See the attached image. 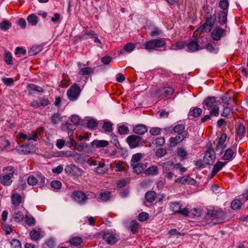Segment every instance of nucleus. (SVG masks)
I'll use <instances>...</instances> for the list:
<instances>
[{
	"instance_id": "63",
	"label": "nucleus",
	"mask_w": 248,
	"mask_h": 248,
	"mask_svg": "<svg viewBox=\"0 0 248 248\" xmlns=\"http://www.w3.org/2000/svg\"><path fill=\"white\" fill-rule=\"evenodd\" d=\"M205 48L207 51L211 53H217L218 51L217 47H214L211 43H207L205 46Z\"/></svg>"
},
{
	"instance_id": "20",
	"label": "nucleus",
	"mask_w": 248,
	"mask_h": 248,
	"mask_svg": "<svg viewBox=\"0 0 248 248\" xmlns=\"http://www.w3.org/2000/svg\"><path fill=\"white\" fill-rule=\"evenodd\" d=\"M74 160L78 163H83L87 161V156L82 154H78L76 152H73L72 157Z\"/></svg>"
},
{
	"instance_id": "62",
	"label": "nucleus",
	"mask_w": 248,
	"mask_h": 248,
	"mask_svg": "<svg viewBox=\"0 0 248 248\" xmlns=\"http://www.w3.org/2000/svg\"><path fill=\"white\" fill-rule=\"evenodd\" d=\"M51 186L53 188L59 190L62 187V183L58 180H54L51 182Z\"/></svg>"
},
{
	"instance_id": "21",
	"label": "nucleus",
	"mask_w": 248,
	"mask_h": 248,
	"mask_svg": "<svg viewBox=\"0 0 248 248\" xmlns=\"http://www.w3.org/2000/svg\"><path fill=\"white\" fill-rule=\"evenodd\" d=\"M133 171L137 174H140L144 170H145L146 166L142 163H138L134 164H131Z\"/></svg>"
},
{
	"instance_id": "44",
	"label": "nucleus",
	"mask_w": 248,
	"mask_h": 248,
	"mask_svg": "<svg viewBox=\"0 0 248 248\" xmlns=\"http://www.w3.org/2000/svg\"><path fill=\"white\" fill-rule=\"evenodd\" d=\"M27 20L31 25L35 26L38 23V17L35 14L30 15L27 17Z\"/></svg>"
},
{
	"instance_id": "58",
	"label": "nucleus",
	"mask_w": 248,
	"mask_h": 248,
	"mask_svg": "<svg viewBox=\"0 0 248 248\" xmlns=\"http://www.w3.org/2000/svg\"><path fill=\"white\" fill-rule=\"evenodd\" d=\"M149 215L146 212H141L138 216V219L140 221H144L148 219Z\"/></svg>"
},
{
	"instance_id": "36",
	"label": "nucleus",
	"mask_w": 248,
	"mask_h": 248,
	"mask_svg": "<svg viewBox=\"0 0 248 248\" xmlns=\"http://www.w3.org/2000/svg\"><path fill=\"white\" fill-rule=\"evenodd\" d=\"M177 154L181 160L186 159L188 155L187 152L183 148L178 147L177 149Z\"/></svg>"
},
{
	"instance_id": "39",
	"label": "nucleus",
	"mask_w": 248,
	"mask_h": 248,
	"mask_svg": "<svg viewBox=\"0 0 248 248\" xmlns=\"http://www.w3.org/2000/svg\"><path fill=\"white\" fill-rule=\"evenodd\" d=\"M242 205L241 201L239 199L233 200L231 204V207L233 210H238Z\"/></svg>"
},
{
	"instance_id": "43",
	"label": "nucleus",
	"mask_w": 248,
	"mask_h": 248,
	"mask_svg": "<svg viewBox=\"0 0 248 248\" xmlns=\"http://www.w3.org/2000/svg\"><path fill=\"white\" fill-rule=\"evenodd\" d=\"M42 49V47L39 45L33 46L30 50V55H35L38 54Z\"/></svg>"
},
{
	"instance_id": "1",
	"label": "nucleus",
	"mask_w": 248,
	"mask_h": 248,
	"mask_svg": "<svg viewBox=\"0 0 248 248\" xmlns=\"http://www.w3.org/2000/svg\"><path fill=\"white\" fill-rule=\"evenodd\" d=\"M207 215L213 220H215L217 224L222 223L227 216V213L220 209L215 210L209 208L207 209Z\"/></svg>"
},
{
	"instance_id": "8",
	"label": "nucleus",
	"mask_w": 248,
	"mask_h": 248,
	"mask_svg": "<svg viewBox=\"0 0 248 248\" xmlns=\"http://www.w3.org/2000/svg\"><path fill=\"white\" fill-rule=\"evenodd\" d=\"M102 239L108 245H114L119 240V235L112 232H102Z\"/></svg>"
},
{
	"instance_id": "55",
	"label": "nucleus",
	"mask_w": 248,
	"mask_h": 248,
	"mask_svg": "<svg viewBox=\"0 0 248 248\" xmlns=\"http://www.w3.org/2000/svg\"><path fill=\"white\" fill-rule=\"evenodd\" d=\"M30 236L32 240H37L40 238V233L35 230H33L30 232Z\"/></svg>"
},
{
	"instance_id": "48",
	"label": "nucleus",
	"mask_w": 248,
	"mask_h": 248,
	"mask_svg": "<svg viewBox=\"0 0 248 248\" xmlns=\"http://www.w3.org/2000/svg\"><path fill=\"white\" fill-rule=\"evenodd\" d=\"M174 92V90L170 87H166L163 89L162 93L164 94L165 97H168L172 95Z\"/></svg>"
},
{
	"instance_id": "11",
	"label": "nucleus",
	"mask_w": 248,
	"mask_h": 248,
	"mask_svg": "<svg viewBox=\"0 0 248 248\" xmlns=\"http://www.w3.org/2000/svg\"><path fill=\"white\" fill-rule=\"evenodd\" d=\"M72 197L75 202L80 204H84L88 199L86 194L80 191H74L72 194Z\"/></svg>"
},
{
	"instance_id": "14",
	"label": "nucleus",
	"mask_w": 248,
	"mask_h": 248,
	"mask_svg": "<svg viewBox=\"0 0 248 248\" xmlns=\"http://www.w3.org/2000/svg\"><path fill=\"white\" fill-rule=\"evenodd\" d=\"M216 17H213L211 14H209L206 16L205 22L204 24L200 27L199 29L202 28V30L209 27V30L210 31L214 26Z\"/></svg>"
},
{
	"instance_id": "7",
	"label": "nucleus",
	"mask_w": 248,
	"mask_h": 248,
	"mask_svg": "<svg viewBox=\"0 0 248 248\" xmlns=\"http://www.w3.org/2000/svg\"><path fill=\"white\" fill-rule=\"evenodd\" d=\"M215 151V149H214L211 145L208 148L203 156V162L205 165L213 164L216 158Z\"/></svg>"
},
{
	"instance_id": "33",
	"label": "nucleus",
	"mask_w": 248,
	"mask_h": 248,
	"mask_svg": "<svg viewBox=\"0 0 248 248\" xmlns=\"http://www.w3.org/2000/svg\"><path fill=\"white\" fill-rule=\"evenodd\" d=\"M111 198V193L109 191H105L101 192L99 196V199L100 201L102 202H107Z\"/></svg>"
},
{
	"instance_id": "6",
	"label": "nucleus",
	"mask_w": 248,
	"mask_h": 248,
	"mask_svg": "<svg viewBox=\"0 0 248 248\" xmlns=\"http://www.w3.org/2000/svg\"><path fill=\"white\" fill-rule=\"evenodd\" d=\"M126 140L131 149L136 148L142 143H146L145 140H142L141 137L136 135L129 136L127 137Z\"/></svg>"
},
{
	"instance_id": "60",
	"label": "nucleus",
	"mask_w": 248,
	"mask_h": 248,
	"mask_svg": "<svg viewBox=\"0 0 248 248\" xmlns=\"http://www.w3.org/2000/svg\"><path fill=\"white\" fill-rule=\"evenodd\" d=\"M73 152L70 151H61L58 153V156L62 157H72Z\"/></svg>"
},
{
	"instance_id": "3",
	"label": "nucleus",
	"mask_w": 248,
	"mask_h": 248,
	"mask_svg": "<svg viewBox=\"0 0 248 248\" xmlns=\"http://www.w3.org/2000/svg\"><path fill=\"white\" fill-rule=\"evenodd\" d=\"M203 104L208 108L211 109V114L214 116L219 115V104L214 96H208L203 101Z\"/></svg>"
},
{
	"instance_id": "41",
	"label": "nucleus",
	"mask_w": 248,
	"mask_h": 248,
	"mask_svg": "<svg viewBox=\"0 0 248 248\" xmlns=\"http://www.w3.org/2000/svg\"><path fill=\"white\" fill-rule=\"evenodd\" d=\"M4 60L9 65H13V57L9 51H5L4 55Z\"/></svg>"
},
{
	"instance_id": "27",
	"label": "nucleus",
	"mask_w": 248,
	"mask_h": 248,
	"mask_svg": "<svg viewBox=\"0 0 248 248\" xmlns=\"http://www.w3.org/2000/svg\"><path fill=\"white\" fill-rule=\"evenodd\" d=\"M237 137L241 139L246 132L245 126L242 124H239L236 127Z\"/></svg>"
},
{
	"instance_id": "22",
	"label": "nucleus",
	"mask_w": 248,
	"mask_h": 248,
	"mask_svg": "<svg viewBox=\"0 0 248 248\" xmlns=\"http://www.w3.org/2000/svg\"><path fill=\"white\" fill-rule=\"evenodd\" d=\"M24 218V217L23 213L21 211L16 210L13 214L10 221L12 222L14 220L16 222L20 223L23 220Z\"/></svg>"
},
{
	"instance_id": "24",
	"label": "nucleus",
	"mask_w": 248,
	"mask_h": 248,
	"mask_svg": "<svg viewBox=\"0 0 248 248\" xmlns=\"http://www.w3.org/2000/svg\"><path fill=\"white\" fill-rule=\"evenodd\" d=\"M91 144L93 146H94L96 148H103L108 146L109 145V142L105 140H94L91 143Z\"/></svg>"
},
{
	"instance_id": "29",
	"label": "nucleus",
	"mask_w": 248,
	"mask_h": 248,
	"mask_svg": "<svg viewBox=\"0 0 248 248\" xmlns=\"http://www.w3.org/2000/svg\"><path fill=\"white\" fill-rule=\"evenodd\" d=\"M27 89L28 92L31 93H32L33 91H36L39 93L44 92V89L41 87L32 83L29 84L27 85Z\"/></svg>"
},
{
	"instance_id": "35",
	"label": "nucleus",
	"mask_w": 248,
	"mask_h": 248,
	"mask_svg": "<svg viewBox=\"0 0 248 248\" xmlns=\"http://www.w3.org/2000/svg\"><path fill=\"white\" fill-rule=\"evenodd\" d=\"M182 207L183 205L179 202H172L170 206L171 211L174 214H178Z\"/></svg>"
},
{
	"instance_id": "18",
	"label": "nucleus",
	"mask_w": 248,
	"mask_h": 248,
	"mask_svg": "<svg viewBox=\"0 0 248 248\" xmlns=\"http://www.w3.org/2000/svg\"><path fill=\"white\" fill-rule=\"evenodd\" d=\"M227 164V162L217 161L214 165L211 173V178L215 176Z\"/></svg>"
},
{
	"instance_id": "61",
	"label": "nucleus",
	"mask_w": 248,
	"mask_h": 248,
	"mask_svg": "<svg viewBox=\"0 0 248 248\" xmlns=\"http://www.w3.org/2000/svg\"><path fill=\"white\" fill-rule=\"evenodd\" d=\"M139 224L136 221H132L130 224V230L133 234L138 232Z\"/></svg>"
},
{
	"instance_id": "40",
	"label": "nucleus",
	"mask_w": 248,
	"mask_h": 248,
	"mask_svg": "<svg viewBox=\"0 0 248 248\" xmlns=\"http://www.w3.org/2000/svg\"><path fill=\"white\" fill-rule=\"evenodd\" d=\"M12 27V23L8 20H4L0 23V29L2 31H7Z\"/></svg>"
},
{
	"instance_id": "32",
	"label": "nucleus",
	"mask_w": 248,
	"mask_h": 248,
	"mask_svg": "<svg viewBox=\"0 0 248 248\" xmlns=\"http://www.w3.org/2000/svg\"><path fill=\"white\" fill-rule=\"evenodd\" d=\"M94 70L91 67H86L81 68L78 72V74L82 76H89L90 74L93 73Z\"/></svg>"
},
{
	"instance_id": "9",
	"label": "nucleus",
	"mask_w": 248,
	"mask_h": 248,
	"mask_svg": "<svg viewBox=\"0 0 248 248\" xmlns=\"http://www.w3.org/2000/svg\"><path fill=\"white\" fill-rule=\"evenodd\" d=\"M237 152V144H234L226 149L221 159L227 162L232 160L235 156Z\"/></svg>"
},
{
	"instance_id": "4",
	"label": "nucleus",
	"mask_w": 248,
	"mask_h": 248,
	"mask_svg": "<svg viewBox=\"0 0 248 248\" xmlns=\"http://www.w3.org/2000/svg\"><path fill=\"white\" fill-rule=\"evenodd\" d=\"M166 43L163 38L153 39L145 42L143 46L145 48L149 51L156 50L158 48L166 46Z\"/></svg>"
},
{
	"instance_id": "5",
	"label": "nucleus",
	"mask_w": 248,
	"mask_h": 248,
	"mask_svg": "<svg viewBox=\"0 0 248 248\" xmlns=\"http://www.w3.org/2000/svg\"><path fill=\"white\" fill-rule=\"evenodd\" d=\"M81 91L80 87L77 83H74L67 91L68 98L71 101H76L79 96Z\"/></svg>"
},
{
	"instance_id": "13",
	"label": "nucleus",
	"mask_w": 248,
	"mask_h": 248,
	"mask_svg": "<svg viewBox=\"0 0 248 248\" xmlns=\"http://www.w3.org/2000/svg\"><path fill=\"white\" fill-rule=\"evenodd\" d=\"M186 46L187 48V51L191 52H196L202 49V47H201L199 45L197 39L190 41L187 44L186 43Z\"/></svg>"
},
{
	"instance_id": "26",
	"label": "nucleus",
	"mask_w": 248,
	"mask_h": 248,
	"mask_svg": "<svg viewBox=\"0 0 248 248\" xmlns=\"http://www.w3.org/2000/svg\"><path fill=\"white\" fill-rule=\"evenodd\" d=\"M158 168L156 166H152L148 168L144 171L146 175L155 176L158 174Z\"/></svg>"
},
{
	"instance_id": "17",
	"label": "nucleus",
	"mask_w": 248,
	"mask_h": 248,
	"mask_svg": "<svg viewBox=\"0 0 248 248\" xmlns=\"http://www.w3.org/2000/svg\"><path fill=\"white\" fill-rule=\"evenodd\" d=\"M64 170L66 173L72 175H75L81 171L78 167L72 164L66 166Z\"/></svg>"
},
{
	"instance_id": "12",
	"label": "nucleus",
	"mask_w": 248,
	"mask_h": 248,
	"mask_svg": "<svg viewBox=\"0 0 248 248\" xmlns=\"http://www.w3.org/2000/svg\"><path fill=\"white\" fill-rule=\"evenodd\" d=\"M226 30L220 27H216L211 33V38L216 41H218L222 37L226 35Z\"/></svg>"
},
{
	"instance_id": "2",
	"label": "nucleus",
	"mask_w": 248,
	"mask_h": 248,
	"mask_svg": "<svg viewBox=\"0 0 248 248\" xmlns=\"http://www.w3.org/2000/svg\"><path fill=\"white\" fill-rule=\"evenodd\" d=\"M3 171L7 173L0 176V183L4 186H10L13 182L12 179L14 176L15 169L13 166H7L3 168Z\"/></svg>"
},
{
	"instance_id": "51",
	"label": "nucleus",
	"mask_w": 248,
	"mask_h": 248,
	"mask_svg": "<svg viewBox=\"0 0 248 248\" xmlns=\"http://www.w3.org/2000/svg\"><path fill=\"white\" fill-rule=\"evenodd\" d=\"M112 125L113 124L110 122H105L102 126V129L105 132L109 133L112 131Z\"/></svg>"
},
{
	"instance_id": "57",
	"label": "nucleus",
	"mask_w": 248,
	"mask_h": 248,
	"mask_svg": "<svg viewBox=\"0 0 248 248\" xmlns=\"http://www.w3.org/2000/svg\"><path fill=\"white\" fill-rule=\"evenodd\" d=\"M98 124L97 122L93 120H90L87 123V126L90 129H94L97 126Z\"/></svg>"
},
{
	"instance_id": "15",
	"label": "nucleus",
	"mask_w": 248,
	"mask_h": 248,
	"mask_svg": "<svg viewBox=\"0 0 248 248\" xmlns=\"http://www.w3.org/2000/svg\"><path fill=\"white\" fill-rule=\"evenodd\" d=\"M187 134L188 133H184L183 135L178 134L175 137H171L170 139V145L174 147L176 146L186 138Z\"/></svg>"
},
{
	"instance_id": "28",
	"label": "nucleus",
	"mask_w": 248,
	"mask_h": 248,
	"mask_svg": "<svg viewBox=\"0 0 248 248\" xmlns=\"http://www.w3.org/2000/svg\"><path fill=\"white\" fill-rule=\"evenodd\" d=\"M83 239L82 237L79 236H76L71 238L69 242L71 245L75 247H78L80 245L83 243Z\"/></svg>"
},
{
	"instance_id": "10",
	"label": "nucleus",
	"mask_w": 248,
	"mask_h": 248,
	"mask_svg": "<svg viewBox=\"0 0 248 248\" xmlns=\"http://www.w3.org/2000/svg\"><path fill=\"white\" fill-rule=\"evenodd\" d=\"M227 138V135L225 133H222L220 137L217 141L216 146L215 147V151L216 152H222L227 147V145L225 144V141Z\"/></svg>"
},
{
	"instance_id": "54",
	"label": "nucleus",
	"mask_w": 248,
	"mask_h": 248,
	"mask_svg": "<svg viewBox=\"0 0 248 248\" xmlns=\"http://www.w3.org/2000/svg\"><path fill=\"white\" fill-rule=\"evenodd\" d=\"M62 119L60 113H54L51 118V122L53 124H57Z\"/></svg>"
},
{
	"instance_id": "34",
	"label": "nucleus",
	"mask_w": 248,
	"mask_h": 248,
	"mask_svg": "<svg viewBox=\"0 0 248 248\" xmlns=\"http://www.w3.org/2000/svg\"><path fill=\"white\" fill-rule=\"evenodd\" d=\"M70 84V78L68 75L63 74L62 75V79L60 82V87L61 88H65Z\"/></svg>"
},
{
	"instance_id": "64",
	"label": "nucleus",
	"mask_w": 248,
	"mask_h": 248,
	"mask_svg": "<svg viewBox=\"0 0 248 248\" xmlns=\"http://www.w3.org/2000/svg\"><path fill=\"white\" fill-rule=\"evenodd\" d=\"M12 248H21V244L18 239H13L11 242Z\"/></svg>"
},
{
	"instance_id": "23",
	"label": "nucleus",
	"mask_w": 248,
	"mask_h": 248,
	"mask_svg": "<svg viewBox=\"0 0 248 248\" xmlns=\"http://www.w3.org/2000/svg\"><path fill=\"white\" fill-rule=\"evenodd\" d=\"M43 133V128L39 127L36 129L35 131H32L31 133L29 136L28 140H33L37 141V138Z\"/></svg>"
},
{
	"instance_id": "59",
	"label": "nucleus",
	"mask_w": 248,
	"mask_h": 248,
	"mask_svg": "<svg viewBox=\"0 0 248 248\" xmlns=\"http://www.w3.org/2000/svg\"><path fill=\"white\" fill-rule=\"evenodd\" d=\"M165 142V140L164 137H158L155 139L153 143L155 144L156 146H162Z\"/></svg>"
},
{
	"instance_id": "25",
	"label": "nucleus",
	"mask_w": 248,
	"mask_h": 248,
	"mask_svg": "<svg viewBox=\"0 0 248 248\" xmlns=\"http://www.w3.org/2000/svg\"><path fill=\"white\" fill-rule=\"evenodd\" d=\"M95 171L97 174L103 175L107 172L108 169L105 167V163L103 161L98 163V166L95 169Z\"/></svg>"
},
{
	"instance_id": "50",
	"label": "nucleus",
	"mask_w": 248,
	"mask_h": 248,
	"mask_svg": "<svg viewBox=\"0 0 248 248\" xmlns=\"http://www.w3.org/2000/svg\"><path fill=\"white\" fill-rule=\"evenodd\" d=\"M142 157V155L141 153H140L133 155L131 159V164L138 163Z\"/></svg>"
},
{
	"instance_id": "52",
	"label": "nucleus",
	"mask_w": 248,
	"mask_h": 248,
	"mask_svg": "<svg viewBox=\"0 0 248 248\" xmlns=\"http://www.w3.org/2000/svg\"><path fill=\"white\" fill-rule=\"evenodd\" d=\"M186 46V41H177L175 44L172 45V47L174 49H183Z\"/></svg>"
},
{
	"instance_id": "45",
	"label": "nucleus",
	"mask_w": 248,
	"mask_h": 248,
	"mask_svg": "<svg viewBox=\"0 0 248 248\" xmlns=\"http://www.w3.org/2000/svg\"><path fill=\"white\" fill-rule=\"evenodd\" d=\"M229 6V2L228 0H220L218 6L222 11L228 12Z\"/></svg>"
},
{
	"instance_id": "42",
	"label": "nucleus",
	"mask_w": 248,
	"mask_h": 248,
	"mask_svg": "<svg viewBox=\"0 0 248 248\" xmlns=\"http://www.w3.org/2000/svg\"><path fill=\"white\" fill-rule=\"evenodd\" d=\"M118 131L120 135H127L129 132L128 127L125 124H122L118 126Z\"/></svg>"
},
{
	"instance_id": "31",
	"label": "nucleus",
	"mask_w": 248,
	"mask_h": 248,
	"mask_svg": "<svg viewBox=\"0 0 248 248\" xmlns=\"http://www.w3.org/2000/svg\"><path fill=\"white\" fill-rule=\"evenodd\" d=\"M145 198L147 202H153L156 198V194L154 191H148L145 194Z\"/></svg>"
},
{
	"instance_id": "56",
	"label": "nucleus",
	"mask_w": 248,
	"mask_h": 248,
	"mask_svg": "<svg viewBox=\"0 0 248 248\" xmlns=\"http://www.w3.org/2000/svg\"><path fill=\"white\" fill-rule=\"evenodd\" d=\"M167 154V151L164 148H159L155 152V155L157 157H161L165 156Z\"/></svg>"
},
{
	"instance_id": "37",
	"label": "nucleus",
	"mask_w": 248,
	"mask_h": 248,
	"mask_svg": "<svg viewBox=\"0 0 248 248\" xmlns=\"http://www.w3.org/2000/svg\"><path fill=\"white\" fill-rule=\"evenodd\" d=\"M202 113V109L199 108H191L189 112V115L192 116L195 118L200 116Z\"/></svg>"
},
{
	"instance_id": "46",
	"label": "nucleus",
	"mask_w": 248,
	"mask_h": 248,
	"mask_svg": "<svg viewBox=\"0 0 248 248\" xmlns=\"http://www.w3.org/2000/svg\"><path fill=\"white\" fill-rule=\"evenodd\" d=\"M25 222L29 226L35 225L36 221L35 218L31 216H26L25 217Z\"/></svg>"
},
{
	"instance_id": "47",
	"label": "nucleus",
	"mask_w": 248,
	"mask_h": 248,
	"mask_svg": "<svg viewBox=\"0 0 248 248\" xmlns=\"http://www.w3.org/2000/svg\"><path fill=\"white\" fill-rule=\"evenodd\" d=\"M174 163L172 161H169L163 163L162 164V168L163 169V170L164 171H168L172 169H174L173 167Z\"/></svg>"
},
{
	"instance_id": "19",
	"label": "nucleus",
	"mask_w": 248,
	"mask_h": 248,
	"mask_svg": "<svg viewBox=\"0 0 248 248\" xmlns=\"http://www.w3.org/2000/svg\"><path fill=\"white\" fill-rule=\"evenodd\" d=\"M147 131V127L143 124H137L134 126L133 128L134 132L137 135H143L146 133Z\"/></svg>"
},
{
	"instance_id": "53",
	"label": "nucleus",
	"mask_w": 248,
	"mask_h": 248,
	"mask_svg": "<svg viewBox=\"0 0 248 248\" xmlns=\"http://www.w3.org/2000/svg\"><path fill=\"white\" fill-rule=\"evenodd\" d=\"M2 227L3 230L6 232V234H9L13 232V227L11 225L2 222Z\"/></svg>"
},
{
	"instance_id": "38",
	"label": "nucleus",
	"mask_w": 248,
	"mask_h": 248,
	"mask_svg": "<svg viewBox=\"0 0 248 248\" xmlns=\"http://www.w3.org/2000/svg\"><path fill=\"white\" fill-rule=\"evenodd\" d=\"M185 129L184 125L182 124H178L174 127L173 131L178 134L183 135L184 133H188L185 130Z\"/></svg>"
},
{
	"instance_id": "16",
	"label": "nucleus",
	"mask_w": 248,
	"mask_h": 248,
	"mask_svg": "<svg viewBox=\"0 0 248 248\" xmlns=\"http://www.w3.org/2000/svg\"><path fill=\"white\" fill-rule=\"evenodd\" d=\"M24 200L21 196L17 192H14L11 196V203L15 207L18 206Z\"/></svg>"
},
{
	"instance_id": "49",
	"label": "nucleus",
	"mask_w": 248,
	"mask_h": 248,
	"mask_svg": "<svg viewBox=\"0 0 248 248\" xmlns=\"http://www.w3.org/2000/svg\"><path fill=\"white\" fill-rule=\"evenodd\" d=\"M0 143L3 146V147H2L0 145V150H3V149L6 150L10 145V142L9 140L3 138H0Z\"/></svg>"
},
{
	"instance_id": "30",
	"label": "nucleus",
	"mask_w": 248,
	"mask_h": 248,
	"mask_svg": "<svg viewBox=\"0 0 248 248\" xmlns=\"http://www.w3.org/2000/svg\"><path fill=\"white\" fill-rule=\"evenodd\" d=\"M228 12L225 11H221L218 15V22L220 25H224L227 21Z\"/></svg>"
}]
</instances>
